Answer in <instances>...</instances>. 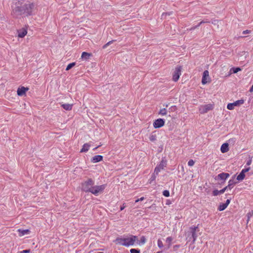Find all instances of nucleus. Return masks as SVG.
Wrapping results in <instances>:
<instances>
[{
  "label": "nucleus",
  "instance_id": "1",
  "mask_svg": "<svg viewBox=\"0 0 253 253\" xmlns=\"http://www.w3.org/2000/svg\"><path fill=\"white\" fill-rule=\"evenodd\" d=\"M137 240V236L130 235L129 236L124 237L123 238H117L116 241L117 244L121 245L128 247L134 245Z\"/></svg>",
  "mask_w": 253,
  "mask_h": 253
},
{
  "label": "nucleus",
  "instance_id": "2",
  "mask_svg": "<svg viewBox=\"0 0 253 253\" xmlns=\"http://www.w3.org/2000/svg\"><path fill=\"white\" fill-rule=\"evenodd\" d=\"M34 5L33 3H28L24 4L23 6H17L15 8V11L18 12L19 14H25L27 15H31L34 9Z\"/></svg>",
  "mask_w": 253,
  "mask_h": 253
},
{
  "label": "nucleus",
  "instance_id": "3",
  "mask_svg": "<svg viewBox=\"0 0 253 253\" xmlns=\"http://www.w3.org/2000/svg\"><path fill=\"white\" fill-rule=\"evenodd\" d=\"M198 226H192L189 228V230L186 233V239L188 241L192 240L194 243L197 237V232H199Z\"/></svg>",
  "mask_w": 253,
  "mask_h": 253
},
{
  "label": "nucleus",
  "instance_id": "4",
  "mask_svg": "<svg viewBox=\"0 0 253 253\" xmlns=\"http://www.w3.org/2000/svg\"><path fill=\"white\" fill-rule=\"evenodd\" d=\"M94 184V181L91 179H88L82 183V189L86 192H90V191Z\"/></svg>",
  "mask_w": 253,
  "mask_h": 253
},
{
  "label": "nucleus",
  "instance_id": "5",
  "mask_svg": "<svg viewBox=\"0 0 253 253\" xmlns=\"http://www.w3.org/2000/svg\"><path fill=\"white\" fill-rule=\"evenodd\" d=\"M106 187V185L103 184L99 186H94L92 188L90 193L94 195H97L99 193L103 192Z\"/></svg>",
  "mask_w": 253,
  "mask_h": 253
},
{
  "label": "nucleus",
  "instance_id": "6",
  "mask_svg": "<svg viewBox=\"0 0 253 253\" xmlns=\"http://www.w3.org/2000/svg\"><path fill=\"white\" fill-rule=\"evenodd\" d=\"M213 109V105L211 104L202 105L200 107L199 111L201 113L204 114Z\"/></svg>",
  "mask_w": 253,
  "mask_h": 253
},
{
  "label": "nucleus",
  "instance_id": "7",
  "mask_svg": "<svg viewBox=\"0 0 253 253\" xmlns=\"http://www.w3.org/2000/svg\"><path fill=\"white\" fill-rule=\"evenodd\" d=\"M181 67L179 66L177 67L173 74V81L174 82H176L178 80L179 77L181 75Z\"/></svg>",
  "mask_w": 253,
  "mask_h": 253
},
{
  "label": "nucleus",
  "instance_id": "8",
  "mask_svg": "<svg viewBox=\"0 0 253 253\" xmlns=\"http://www.w3.org/2000/svg\"><path fill=\"white\" fill-rule=\"evenodd\" d=\"M167 161L164 160H162L160 164L155 168V174H158L159 172L161 170L163 169L165 167H166Z\"/></svg>",
  "mask_w": 253,
  "mask_h": 253
},
{
  "label": "nucleus",
  "instance_id": "9",
  "mask_svg": "<svg viewBox=\"0 0 253 253\" xmlns=\"http://www.w3.org/2000/svg\"><path fill=\"white\" fill-rule=\"evenodd\" d=\"M243 103H244L243 100H237L233 103H229L227 105V108L228 109L231 110L234 109V108L235 106H237L241 104H243Z\"/></svg>",
  "mask_w": 253,
  "mask_h": 253
},
{
  "label": "nucleus",
  "instance_id": "10",
  "mask_svg": "<svg viewBox=\"0 0 253 253\" xmlns=\"http://www.w3.org/2000/svg\"><path fill=\"white\" fill-rule=\"evenodd\" d=\"M165 124V121L162 119H158L153 123V126L155 128H160Z\"/></svg>",
  "mask_w": 253,
  "mask_h": 253
},
{
  "label": "nucleus",
  "instance_id": "11",
  "mask_svg": "<svg viewBox=\"0 0 253 253\" xmlns=\"http://www.w3.org/2000/svg\"><path fill=\"white\" fill-rule=\"evenodd\" d=\"M229 176V173L222 172L216 176L215 179L216 180H222L225 181Z\"/></svg>",
  "mask_w": 253,
  "mask_h": 253
},
{
  "label": "nucleus",
  "instance_id": "12",
  "mask_svg": "<svg viewBox=\"0 0 253 253\" xmlns=\"http://www.w3.org/2000/svg\"><path fill=\"white\" fill-rule=\"evenodd\" d=\"M29 90L28 87H25L24 86H22L21 87H19L17 89V94L19 96H23L25 94V93L27 91Z\"/></svg>",
  "mask_w": 253,
  "mask_h": 253
},
{
  "label": "nucleus",
  "instance_id": "13",
  "mask_svg": "<svg viewBox=\"0 0 253 253\" xmlns=\"http://www.w3.org/2000/svg\"><path fill=\"white\" fill-rule=\"evenodd\" d=\"M18 32V36L19 38H23L27 34V30L25 28H22L17 31Z\"/></svg>",
  "mask_w": 253,
  "mask_h": 253
},
{
  "label": "nucleus",
  "instance_id": "14",
  "mask_svg": "<svg viewBox=\"0 0 253 253\" xmlns=\"http://www.w3.org/2000/svg\"><path fill=\"white\" fill-rule=\"evenodd\" d=\"M103 157L101 155H96L92 157L91 162L93 163L100 162L102 160Z\"/></svg>",
  "mask_w": 253,
  "mask_h": 253
},
{
  "label": "nucleus",
  "instance_id": "15",
  "mask_svg": "<svg viewBox=\"0 0 253 253\" xmlns=\"http://www.w3.org/2000/svg\"><path fill=\"white\" fill-rule=\"evenodd\" d=\"M228 144L227 143H223L220 148V151L222 153H224L228 151Z\"/></svg>",
  "mask_w": 253,
  "mask_h": 253
},
{
  "label": "nucleus",
  "instance_id": "16",
  "mask_svg": "<svg viewBox=\"0 0 253 253\" xmlns=\"http://www.w3.org/2000/svg\"><path fill=\"white\" fill-rule=\"evenodd\" d=\"M209 72L207 70H206L203 73V76L202 78V83L203 84H206L207 83V78L209 77Z\"/></svg>",
  "mask_w": 253,
  "mask_h": 253
},
{
  "label": "nucleus",
  "instance_id": "17",
  "mask_svg": "<svg viewBox=\"0 0 253 253\" xmlns=\"http://www.w3.org/2000/svg\"><path fill=\"white\" fill-rule=\"evenodd\" d=\"M61 106L64 109L67 111H70L72 109L73 104H62Z\"/></svg>",
  "mask_w": 253,
  "mask_h": 253
},
{
  "label": "nucleus",
  "instance_id": "18",
  "mask_svg": "<svg viewBox=\"0 0 253 253\" xmlns=\"http://www.w3.org/2000/svg\"><path fill=\"white\" fill-rule=\"evenodd\" d=\"M18 232L19 233V236H22L29 234L30 233V230L28 229L21 230L19 229L18 230Z\"/></svg>",
  "mask_w": 253,
  "mask_h": 253
},
{
  "label": "nucleus",
  "instance_id": "19",
  "mask_svg": "<svg viewBox=\"0 0 253 253\" xmlns=\"http://www.w3.org/2000/svg\"><path fill=\"white\" fill-rule=\"evenodd\" d=\"M236 183L237 182H235L233 179H231L229 181L228 185L226 186V187H227V189L228 188L229 189H231Z\"/></svg>",
  "mask_w": 253,
  "mask_h": 253
},
{
  "label": "nucleus",
  "instance_id": "20",
  "mask_svg": "<svg viewBox=\"0 0 253 253\" xmlns=\"http://www.w3.org/2000/svg\"><path fill=\"white\" fill-rule=\"evenodd\" d=\"M89 147L90 145L88 143L84 144L83 145L82 149L81 150L80 152L83 153L87 152L88 150Z\"/></svg>",
  "mask_w": 253,
  "mask_h": 253
},
{
  "label": "nucleus",
  "instance_id": "21",
  "mask_svg": "<svg viewBox=\"0 0 253 253\" xmlns=\"http://www.w3.org/2000/svg\"><path fill=\"white\" fill-rule=\"evenodd\" d=\"M91 54L89 53L86 52H83L82 54V58L83 59L87 60L89 58V57L90 56Z\"/></svg>",
  "mask_w": 253,
  "mask_h": 253
},
{
  "label": "nucleus",
  "instance_id": "22",
  "mask_svg": "<svg viewBox=\"0 0 253 253\" xmlns=\"http://www.w3.org/2000/svg\"><path fill=\"white\" fill-rule=\"evenodd\" d=\"M245 177V174L241 171L240 172V173L237 176V180H238L239 181L242 180L244 179Z\"/></svg>",
  "mask_w": 253,
  "mask_h": 253
},
{
  "label": "nucleus",
  "instance_id": "23",
  "mask_svg": "<svg viewBox=\"0 0 253 253\" xmlns=\"http://www.w3.org/2000/svg\"><path fill=\"white\" fill-rule=\"evenodd\" d=\"M226 208H227V206H226L225 203H224V204H220L219 206V207L218 208V210L219 211H222L224 210Z\"/></svg>",
  "mask_w": 253,
  "mask_h": 253
},
{
  "label": "nucleus",
  "instance_id": "24",
  "mask_svg": "<svg viewBox=\"0 0 253 253\" xmlns=\"http://www.w3.org/2000/svg\"><path fill=\"white\" fill-rule=\"evenodd\" d=\"M172 241V238L171 237H169L166 239V242L168 244V248H169L171 245V242Z\"/></svg>",
  "mask_w": 253,
  "mask_h": 253
},
{
  "label": "nucleus",
  "instance_id": "25",
  "mask_svg": "<svg viewBox=\"0 0 253 253\" xmlns=\"http://www.w3.org/2000/svg\"><path fill=\"white\" fill-rule=\"evenodd\" d=\"M167 113V111L165 108L162 109L160 110L159 114L161 115H166Z\"/></svg>",
  "mask_w": 253,
  "mask_h": 253
},
{
  "label": "nucleus",
  "instance_id": "26",
  "mask_svg": "<svg viewBox=\"0 0 253 253\" xmlns=\"http://www.w3.org/2000/svg\"><path fill=\"white\" fill-rule=\"evenodd\" d=\"M75 65V63L73 62L70 63L66 67V70L68 71L71 69L72 67H73Z\"/></svg>",
  "mask_w": 253,
  "mask_h": 253
},
{
  "label": "nucleus",
  "instance_id": "27",
  "mask_svg": "<svg viewBox=\"0 0 253 253\" xmlns=\"http://www.w3.org/2000/svg\"><path fill=\"white\" fill-rule=\"evenodd\" d=\"M253 215V211H252L251 212H249L247 214V217H248L247 223L249 222L250 219L251 218V217H252Z\"/></svg>",
  "mask_w": 253,
  "mask_h": 253
},
{
  "label": "nucleus",
  "instance_id": "28",
  "mask_svg": "<svg viewBox=\"0 0 253 253\" xmlns=\"http://www.w3.org/2000/svg\"><path fill=\"white\" fill-rule=\"evenodd\" d=\"M207 22H209L207 21L203 20L198 25L196 26L195 27H193V28H191L190 29V30L195 29V28H197L199 27L201 24H202L203 23H207Z\"/></svg>",
  "mask_w": 253,
  "mask_h": 253
},
{
  "label": "nucleus",
  "instance_id": "29",
  "mask_svg": "<svg viewBox=\"0 0 253 253\" xmlns=\"http://www.w3.org/2000/svg\"><path fill=\"white\" fill-rule=\"evenodd\" d=\"M114 41V40H112L108 42L107 43H106L103 46V48H106L108 46L110 45L111 43H112Z\"/></svg>",
  "mask_w": 253,
  "mask_h": 253
},
{
  "label": "nucleus",
  "instance_id": "30",
  "mask_svg": "<svg viewBox=\"0 0 253 253\" xmlns=\"http://www.w3.org/2000/svg\"><path fill=\"white\" fill-rule=\"evenodd\" d=\"M114 41V40H112L108 42L107 43H106L103 46V48H106L108 46L110 45L111 43H112Z\"/></svg>",
  "mask_w": 253,
  "mask_h": 253
},
{
  "label": "nucleus",
  "instance_id": "31",
  "mask_svg": "<svg viewBox=\"0 0 253 253\" xmlns=\"http://www.w3.org/2000/svg\"><path fill=\"white\" fill-rule=\"evenodd\" d=\"M158 246L160 248H162L164 246L163 243L160 239L158 240Z\"/></svg>",
  "mask_w": 253,
  "mask_h": 253
},
{
  "label": "nucleus",
  "instance_id": "32",
  "mask_svg": "<svg viewBox=\"0 0 253 253\" xmlns=\"http://www.w3.org/2000/svg\"><path fill=\"white\" fill-rule=\"evenodd\" d=\"M149 139L151 141H155L156 140V136L155 135H151L149 137Z\"/></svg>",
  "mask_w": 253,
  "mask_h": 253
},
{
  "label": "nucleus",
  "instance_id": "33",
  "mask_svg": "<svg viewBox=\"0 0 253 253\" xmlns=\"http://www.w3.org/2000/svg\"><path fill=\"white\" fill-rule=\"evenodd\" d=\"M163 194L165 197H168L169 196V192L168 190H166L163 191Z\"/></svg>",
  "mask_w": 253,
  "mask_h": 253
},
{
  "label": "nucleus",
  "instance_id": "34",
  "mask_svg": "<svg viewBox=\"0 0 253 253\" xmlns=\"http://www.w3.org/2000/svg\"><path fill=\"white\" fill-rule=\"evenodd\" d=\"M212 194L213 196H217L219 194H220V193H219V191L218 190H214L212 192Z\"/></svg>",
  "mask_w": 253,
  "mask_h": 253
},
{
  "label": "nucleus",
  "instance_id": "35",
  "mask_svg": "<svg viewBox=\"0 0 253 253\" xmlns=\"http://www.w3.org/2000/svg\"><path fill=\"white\" fill-rule=\"evenodd\" d=\"M131 253H140V251L135 249H131L130 251Z\"/></svg>",
  "mask_w": 253,
  "mask_h": 253
},
{
  "label": "nucleus",
  "instance_id": "36",
  "mask_svg": "<svg viewBox=\"0 0 253 253\" xmlns=\"http://www.w3.org/2000/svg\"><path fill=\"white\" fill-rule=\"evenodd\" d=\"M194 161L193 160H190L188 162V165L189 166L192 167L194 165Z\"/></svg>",
  "mask_w": 253,
  "mask_h": 253
},
{
  "label": "nucleus",
  "instance_id": "37",
  "mask_svg": "<svg viewBox=\"0 0 253 253\" xmlns=\"http://www.w3.org/2000/svg\"><path fill=\"white\" fill-rule=\"evenodd\" d=\"M233 71L234 73H237L238 71H241V69L239 67L238 68H233Z\"/></svg>",
  "mask_w": 253,
  "mask_h": 253
},
{
  "label": "nucleus",
  "instance_id": "38",
  "mask_svg": "<svg viewBox=\"0 0 253 253\" xmlns=\"http://www.w3.org/2000/svg\"><path fill=\"white\" fill-rule=\"evenodd\" d=\"M157 175V174H155V172H154L153 175L152 176V177H151V179H150V183H151V182H152V181H153V180H155L156 177V175Z\"/></svg>",
  "mask_w": 253,
  "mask_h": 253
},
{
  "label": "nucleus",
  "instance_id": "39",
  "mask_svg": "<svg viewBox=\"0 0 253 253\" xmlns=\"http://www.w3.org/2000/svg\"><path fill=\"white\" fill-rule=\"evenodd\" d=\"M171 14V12H169V13H163L162 14V18H166V16L167 15H170V14Z\"/></svg>",
  "mask_w": 253,
  "mask_h": 253
},
{
  "label": "nucleus",
  "instance_id": "40",
  "mask_svg": "<svg viewBox=\"0 0 253 253\" xmlns=\"http://www.w3.org/2000/svg\"><path fill=\"white\" fill-rule=\"evenodd\" d=\"M252 163V157H250L249 160L247 161L246 165L250 166Z\"/></svg>",
  "mask_w": 253,
  "mask_h": 253
},
{
  "label": "nucleus",
  "instance_id": "41",
  "mask_svg": "<svg viewBox=\"0 0 253 253\" xmlns=\"http://www.w3.org/2000/svg\"><path fill=\"white\" fill-rule=\"evenodd\" d=\"M250 170V168L248 167L247 168H246V169H242V170L241 171L242 172H243V173L245 174V172H247L249 171Z\"/></svg>",
  "mask_w": 253,
  "mask_h": 253
},
{
  "label": "nucleus",
  "instance_id": "42",
  "mask_svg": "<svg viewBox=\"0 0 253 253\" xmlns=\"http://www.w3.org/2000/svg\"><path fill=\"white\" fill-rule=\"evenodd\" d=\"M227 187H224V188H223L222 189L219 190V193L220 194H223V193H224V192L225 191V190L227 189Z\"/></svg>",
  "mask_w": 253,
  "mask_h": 253
},
{
  "label": "nucleus",
  "instance_id": "43",
  "mask_svg": "<svg viewBox=\"0 0 253 253\" xmlns=\"http://www.w3.org/2000/svg\"><path fill=\"white\" fill-rule=\"evenodd\" d=\"M30 252V250H23L22 251H21L20 252V253H29Z\"/></svg>",
  "mask_w": 253,
  "mask_h": 253
},
{
  "label": "nucleus",
  "instance_id": "44",
  "mask_svg": "<svg viewBox=\"0 0 253 253\" xmlns=\"http://www.w3.org/2000/svg\"><path fill=\"white\" fill-rule=\"evenodd\" d=\"M251 33V31L250 30H245V31H244L243 32V34H249Z\"/></svg>",
  "mask_w": 253,
  "mask_h": 253
},
{
  "label": "nucleus",
  "instance_id": "45",
  "mask_svg": "<svg viewBox=\"0 0 253 253\" xmlns=\"http://www.w3.org/2000/svg\"><path fill=\"white\" fill-rule=\"evenodd\" d=\"M144 200V197H141L140 198V199H137L136 201H135V203H137L139 201H142Z\"/></svg>",
  "mask_w": 253,
  "mask_h": 253
},
{
  "label": "nucleus",
  "instance_id": "46",
  "mask_svg": "<svg viewBox=\"0 0 253 253\" xmlns=\"http://www.w3.org/2000/svg\"><path fill=\"white\" fill-rule=\"evenodd\" d=\"M126 207V206L125 204H123V205L121 207V211H123Z\"/></svg>",
  "mask_w": 253,
  "mask_h": 253
},
{
  "label": "nucleus",
  "instance_id": "47",
  "mask_svg": "<svg viewBox=\"0 0 253 253\" xmlns=\"http://www.w3.org/2000/svg\"><path fill=\"white\" fill-rule=\"evenodd\" d=\"M230 202V200L229 199H227V200H226V203H225V204L226 205V206L227 207V206H228V205L229 204Z\"/></svg>",
  "mask_w": 253,
  "mask_h": 253
},
{
  "label": "nucleus",
  "instance_id": "48",
  "mask_svg": "<svg viewBox=\"0 0 253 253\" xmlns=\"http://www.w3.org/2000/svg\"><path fill=\"white\" fill-rule=\"evenodd\" d=\"M141 241L142 243H144L145 242V239L144 237H142L141 238Z\"/></svg>",
  "mask_w": 253,
  "mask_h": 253
},
{
  "label": "nucleus",
  "instance_id": "49",
  "mask_svg": "<svg viewBox=\"0 0 253 253\" xmlns=\"http://www.w3.org/2000/svg\"><path fill=\"white\" fill-rule=\"evenodd\" d=\"M250 91L251 92H253V85H252V87H251V88H250Z\"/></svg>",
  "mask_w": 253,
  "mask_h": 253
},
{
  "label": "nucleus",
  "instance_id": "50",
  "mask_svg": "<svg viewBox=\"0 0 253 253\" xmlns=\"http://www.w3.org/2000/svg\"><path fill=\"white\" fill-rule=\"evenodd\" d=\"M99 146H100V145H99V146H97V147H95V148H94V149H93V150H96L97 148H98Z\"/></svg>",
  "mask_w": 253,
  "mask_h": 253
},
{
  "label": "nucleus",
  "instance_id": "51",
  "mask_svg": "<svg viewBox=\"0 0 253 253\" xmlns=\"http://www.w3.org/2000/svg\"><path fill=\"white\" fill-rule=\"evenodd\" d=\"M157 253H161V252H157Z\"/></svg>",
  "mask_w": 253,
  "mask_h": 253
},
{
  "label": "nucleus",
  "instance_id": "52",
  "mask_svg": "<svg viewBox=\"0 0 253 253\" xmlns=\"http://www.w3.org/2000/svg\"><path fill=\"white\" fill-rule=\"evenodd\" d=\"M99 253H102V252H99Z\"/></svg>",
  "mask_w": 253,
  "mask_h": 253
}]
</instances>
